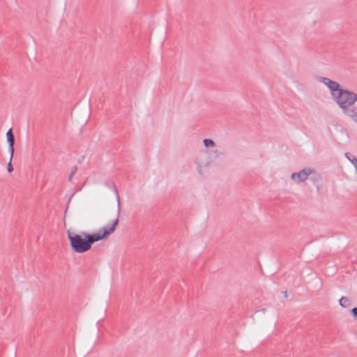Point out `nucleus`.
Returning a JSON list of instances; mask_svg holds the SVG:
<instances>
[{
	"mask_svg": "<svg viewBox=\"0 0 357 357\" xmlns=\"http://www.w3.org/2000/svg\"><path fill=\"white\" fill-rule=\"evenodd\" d=\"M119 222L118 218L115 219L108 228H101L97 233L89 234L82 231L81 234L68 231V238L71 249L77 253H84L91 248L92 245L97 241L107 238L116 229Z\"/></svg>",
	"mask_w": 357,
	"mask_h": 357,
	"instance_id": "1",
	"label": "nucleus"
},
{
	"mask_svg": "<svg viewBox=\"0 0 357 357\" xmlns=\"http://www.w3.org/2000/svg\"><path fill=\"white\" fill-rule=\"evenodd\" d=\"M338 97L337 105L343 113L357 123V94L351 91H342Z\"/></svg>",
	"mask_w": 357,
	"mask_h": 357,
	"instance_id": "2",
	"label": "nucleus"
},
{
	"mask_svg": "<svg viewBox=\"0 0 357 357\" xmlns=\"http://www.w3.org/2000/svg\"><path fill=\"white\" fill-rule=\"evenodd\" d=\"M319 80L321 83L324 84L328 88V89L331 91V96H333L334 100L337 104H338V96L340 95V92L342 91H348L347 89L341 88L339 83H337L335 81L331 80L329 78L320 77L319 78Z\"/></svg>",
	"mask_w": 357,
	"mask_h": 357,
	"instance_id": "3",
	"label": "nucleus"
},
{
	"mask_svg": "<svg viewBox=\"0 0 357 357\" xmlns=\"http://www.w3.org/2000/svg\"><path fill=\"white\" fill-rule=\"evenodd\" d=\"M313 172V169L310 167H306L301 170L299 172H294L291 174V178L295 179L296 177L298 178V182L305 181L310 175Z\"/></svg>",
	"mask_w": 357,
	"mask_h": 357,
	"instance_id": "4",
	"label": "nucleus"
},
{
	"mask_svg": "<svg viewBox=\"0 0 357 357\" xmlns=\"http://www.w3.org/2000/svg\"><path fill=\"white\" fill-rule=\"evenodd\" d=\"M6 137H7V141H8V145H9L8 148H9L10 153L11 155V158H13V155H14V151H15V149H14L15 135L13 134L12 128H10L7 131V132H6Z\"/></svg>",
	"mask_w": 357,
	"mask_h": 357,
	"instance_id": "5",
	"label": "nucleus"
},
{
	"mask_svg": "<svg viewBox=\"0 0 357 357\" xmlns=\"http://www.w3.org/2000/svg\"><path fill=\"white\" fill-rule=\"evenodd\" d=\"M109 188L113 189L114 192H115L117 202H118V215L117 218H119L120 211H121V202H120V198L119 195V192L117 190L116 187L115 186L114 183L113 182H106L105 183Z\"/></svg>",
	"mask_w": 357,
	"mask_h": 357,
	"instance_id": "6",
	"label": "nucleus"
},
{
	"mask_svg": "<svg viewBox=\"0 0 357 357\" xmlns=\"http://www.w3.org/2000/svg\"><path fill=\"white\" fill-rule=\"evenodd\" d=\"M311 174L312 175L310 176V179L313 182L314 185H316L317 190H319L321 185V176L317 174L314 169L313 172Z\"/></svg>",
	"mask_w": 357,
	"mask_h": 357,
	"instance_id": "7",
	"label": "nucleus"
},
{
	"mask_svg": "<svg viewBox=\"0 0 357 357\" xmlns=\"http://www.w3.org/2000/svg\"><path fill=\"white\" fill-rule=\"evenodd\" d=\"M339 304L342 307H347L350 305L351 303L347 297L342 296L339 301Z\"/></svg>",
	"mask_w": 357,
	"mask_h": 357,
	"instance_id": "8",
	"label": "nucleus"
},
{
	"mask_svg": "<svg viewBox=\"0 0 357 357\" xmlns=\"http://www.w3.org/2000/svg\"><path fill=\"white\" fill-rule=\"evenodd\" d=\"M204 144L206 147H209V146H215V143L211 139H204Z\"/></svg>",
	"mask_w": 357,
	"mask_h": 357,
	"instance_id": "9",
	"label": "nucleus"
},
{
	"mask_svg": "<svg viewBox=\"0 0 357 357\" xmlns=\"http://www.w3.org/2000/svg\"><path fill=\"white\" fill-rule=\"evenodd\" d=\"M346 156L351 162V163L354 165L356 170L357 172V158H356L355 157H352V158H351L349 156V153H346Z\"/></svg>",
	"mask_w": 357,
	"mask_h": 357,
	"instance_id": "10",
	"label": "nucleus"
},
{
	"mask_svg": "<svg viewBox=\"0 0 357 357\" xmlns=\"http://www.w3.org/2000/svg\"><path fill=\"white\" fill-rule=\"evenodd\" d=\"M12 160L13 158H10V160L8 163V165H7V170L9 173H11L13 172V165H12Z\"/></svg>",
	"mask_w": 357,
	"mask_h": 357,
	"instance_id": "11",
	"label": "nucleus"
},
{
	"mask_svg": "<svg viewBox=\"0 0 357 357\" xmlns=\"http://www.w3.org/2000/svg\"><path fill=\"white\" fill-rule=\"evenodd\" d=\"M77 170V166H74L70 175H69V181H71L72 180V178L74 176V175L75 174Z\"/></svg>",
	"mask_w": 357,
	"mask_h": 357,
	"instance_id": "12",
	"label": "nucleus"
},
{
	"mask_svg": "<svg viewBox=\"0 0 357 357\" xmlns=\"http://www.w3.org/2000/svg\"><path fill=\"white\" fill-rule=\"evenodd\" d=\"M351 314L354 317V319L357 321V307H354L351 310Z\"/></svg>",
	"mask_w": 357,
	"mask_h": 357,
	"instance_id": "13",
	"label": "nucleus"
},
{
	"mask_svg": "<svg viewBox=\"0 0 357 357\" xmlns=\"http://www.w3.org/2000/svg\"><path fill=\"white\" fill-rule=\"evenodd\" d=\"M282 293L284 294V296L287 298V291H282Z\"/></svg>",
	"mask_w": 357,
	"mask_h": 357,
	"instance_id": "14",
	"label": "nucleus"
}]
</instances>
